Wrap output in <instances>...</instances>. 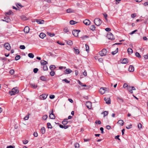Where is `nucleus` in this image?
<instances>
[{
	"label": "nucleus",
	"mask_w": 148,
	"mask_h": 148,
	"mask_svg": "<svg viewBox=\"0 0 148 148\" xmlns=\"http://www.w3.org/2000/svg\"><path fill=\"white\" fill-rule=\"evenodd\" d=\"M40 63L43 66L46 65L48 63L47 62V61L44 60H42L41 61Z\"/></svg>",
	"instance_id": "obj_19"
},
{
	"label": "nucleus",
	"mask_w": 148,
	"mask_h": 148,
	"mask_svg": "<svg viewBox=\"0 0 148 148\" xmlns=\"http://www.w3.org/2000/svg\"><path fill=\"white\" fill-rule=\"evenodd\" d=\"M28 141L27 140H23V143L24 144H26L28 143Z\"/></svg>",
	"instance_id": "obj_57"
},
{
	"label": "nucleus",
	"mask_w": 148,
	"mask_h": 148,
	"mask_svg": "<svg viewBox=\"0 0 148 148\" xmlns=\"http://www.w3.org/2000/svg\"><path fill=\"white\" fill-rule=\"evenodd\" d=\"M117 100L119 101V102L121 103H123V99L121 97H117Z\"/></svg>",
	"instance_id": "obj_25"
},
{
	"label": "nucleus",
	"mask_w": 148,
	"mask_h": 148,
	"mask_svg": "<svg viewBox=\"0 0 148 148\" xmlns=\"http://www.w3.org/2000/svg\"><path fill=\"white\" fill-rule=\"evenodd\" d=\"M47 34L48 35L50 36V37H53L55 35V34L54 33H51L49 32H47Z\"/></svg>",
	"instance_id": "obj_33"
},
{
	"label": "nucleus",
	"mask_w": 148,
	"mask_h": 148,
	"mask_svg": "<svg viewBox=\"0 0 148 148\" xmlns=\"http://www.w3.org/2000/svg\"><path fill=\"white\" fill-rule=\"evenodd\" d=\"M103 15L105 18V19L106 21H107V17L108 16V15L106 14H103Z\"/></svg>",
	"instance_id": "obj_58"
},
{
	"label": "nucleus",
	"mask_w": 148,
	"mask_h": 148,
	"mask_svg": "<svg viewBox=\"0 0 148 148\" xmlns=\"http://www.w3.org/2000/svg\"><path fill=\"white\" fill-rule=\"evenodd\" d=\"M129 86H128L127 84L125 83L123 85V87L124 88H125L126 87H127V88H128V87Z\"/></svg>",
	"instance_id": "obj_59"
},
{
	"label": "nucleus",
	"mask_w": 148,
	"mask_h": 148,
	"mask_svg": "<svg viewBox=\"0 0 148 148\" xmlns=\"http://www.w3.org/2000/svg\"><path fill=\"white\" fill-rule=\"evenodd\" d=\"M108 111H105L103 113L102 112V114H103V116L104 117L107 115L108 114Z\"/></svg>",
	"instance_id": "obj_39"
},
{
	"label": "nucleus",
	"mask_w": 148,
	"mask_h": 148,
	"mask_svg": "<svg viewBox=\"0 0 148 148\" xmlns=\"http://www.w3.org/2000/svg\"><path fill=\"white\" fill-rule=\"evenodd\" d=\"M127 52L129 54H131L132 53L133 50L131 48H129L128 49Z\"/></svg>",
	"instance_id": "obj_24"
},
{
	"label": "nucleus",
	"mask_w": 148,
	"mask_h": 148,
	"mask_svg": "<svg viewBox=\"0 0 148 148\" xmlns=\"http://www.w3.org/2000/svg\"><path fill=\"white\" fill-rule=\"evenodd\" d=\"M129 71L130 72H133L134 71V68L133 66L130 65L129 68Z\"/></svg>",
	"instance_id": "obj_13"
},
{
	"label": "nucleus",
	"mask_w": 148,
	"mask_h": 148,
	"mask_svg": "<svg viewBox=\"0 0 148 148\" xmlns=\"http://www.w3.org/2000/svg\"><path fill=\"white\" fill-rule=\"evenodd\" d=\"M47 96L46 94H42L40 96L39 98L40 100H44L47 98Z\"/></svg>",
	"instance_id": "obj_6"
},
{
	"label": "nucleus",
	"mask_w": 148,
	"mask_h": 148,
	"mask_svg": "<svg viewBox=\"0 0 148 148\" xmlns=\"http://www.w3.org/2000/svg\"><path fill=\"white\" fill-rule=\"evenodd\" d=\"M4 18L5 19V21H6L7 23L9 22L10 20V18H6L5 17Z\"/></svg>",
	"instance_id": "obj_49"
},
{
	"label": "nucleus",
	"mask_w": 148,
	"mask_h": 148,
	"mask_svg": "<svg viewBox=\"0 0 148 148\" xmlns=\"http://www.w3.org/2000/svg\"><path fill=\"white\" fill-rule=\"evenodd\" d=\"M138 127L139 129H140L142 127V125L141 123H139L138 125Z\"/></svg>",
	"instance_id": "obj_47"
},
{
	"label": "nucleus",
	"mask_w": 148,
	"mask_h": 148,
	"mask_svg": "<svg viewBox=\"0 0 148 148\" xmlns=\"http://www.w3.org/2000/svg\"><path fill=\"white\" fill-rule=\"evenodd\" d=\"M50 75L51 76H53L55 74V72L53 71H51L50 73Z\"/></svg>",
	"instance_id": "obj_48"
},
{
	"label": "nucleus",
	"mask_w": 148,
	"mask_h": 148,
	"mask_svg": "<svg viewBox=\"0 0 148 148\" xmlns=\"http://www.w3.org/2000/svg\"><path fill=\"white\" fill-rule=\"evenodd\" d=\"M55 97V96L54 95H51L49 96V98L51 99H53Z\"/></svg>",
	"instance_id": "obj_62"
},
{
	"label": "nucleus",
	"mask_w": 148,
	"mask_h": 148,
	"mask_svg": "<svg viewBox=\"0 0 148 148\" xmlns=\"http://www.w3.org/2000/svg\"><path fill=\"white\" fill-rule=\"evenodd\" d=\"M46 36V34L43 33H40V35H39V37L42 38H43Z\"/></svg>",
	"instance_id": "obj_21"
},
{
	"label": "nucleus",
	"mask_w": 148,
	"mask_h": 148,
	"mask_svg": "<svg viewBox=\"0 0 148 148\" xmlns=\"http://www.w3.org/2000/svg\"><path fill=\"white\" fill-rule=\"evenodd\" d=\"M128 61L127 58H124L123 60L121 63L123 64H126L128 63Z\"/></svg>",
	"instance_id": "obj_15"
},
{
	"label": "nucleus",
	"mask_w": 148,
	"mask_h": 148,
	"mask_svg": "<svg viewBox=\"0 0 148 148\" xmlns=\"http://www.w3.org/2000/svg\"><path fill=\"white\" fill-rule=\"evenodd\" d=\"M15 147L14 146H13L12 145H10L7 146L6 148H14Z\"/></svg>",
	"instance_id": "obj_64"
},
{
	"label": "nucleus",
	"mask_w": 148,
	"mask_h": 148,
	"mask_svg": "<svg viewBox=\"0 0 148 148\" xmlns=\"http://www.w3.org/2000/svg\"><path fill=\"white\" fill-rule=\"evenodd\" d=\"M28 56L29 57L31 58H33L34 57V55L32 53H29L28 54Z\"/></svg>",
	"instance_id": "obj_32"
},
{
	"label": "nucleus",
	"mask_w": 148,
	"mask_h": 148,
	"mask_svg": "<svg viewBox=\"0 0 148 148\" xmlns=\"http://www.w3.org/2000/svg\"><path fill=\"white\" fill-rule=\"evenodd\" d=\"M101 56V55H100V56H99V55H98L97 56H95V60H99V58H100V57Z\"/></svg>",
	"instance_id": "obj_60"
},
{
	"label": "nucleus",
	"mask_w": 148,
	"mask_h": 148,
	"mask_svg": "<svg viewBox=\"0 0 148 148\" xmlns=\"http://www.w3.org/2000/svg\"><path fill=\"white\" fill-rule=\"evenodd\" d=\"M62 81H64L65 82L67 83H70V81H68L66 79H63Z\"/></svg>",
	"instance_id": "obj_50"
},
{
	"label": "nucleus",
	"mask_w": 148,
	"mask_h": 148,
	"mask_svg": "<svg viewBox=\"0 0 148 148\" xmlns=\"http://www.w3.org/2000/svg\"><path fill=\"white\" fill-rule=\"evenodd\" d=\"M107 37L109 40H113L114 39V38L113 35L111 33H110L108 34L107 36Z\"/></svg>",
	"instance_id": "obj_3"
},
{
	"label": "nucleus",
	"mask_w": 148,
	"mask_h": 148,
	"mask_svg": "<svg viewBox=\"0 0 148 148\" xmlns=\"http://www.w3.org/2000/svg\"><path fill=\"white\" fill-rule=\"evenodd\" d=\"M79 144L78 143H76L75 144V148H79Z\"/></svg>",
	"instance_id": "obj_44"
},
{
	"label": "nucleus",
	"mask_w": 148,
	"mask_h": 148,
	"mask_svg": "<svg viewBox=\"0 0 148 148\" xmlns=\"http://www.w3.org/2000/svg\"><path fill=\"white\" fill-rule=\"evenodd\" d=\"M104 100L106 104H109L111 103V99L110 97H105L104 98Z\"/></svg>",
	"instance_id": "obj_5"
},
{
	"label": "nucleus",
	"mask_w": 148,
	"mask_h": 148,
	"mask_svg": "<svg viewBox=\"0 0 148 148\" xmlns=\"http://www.w3.org/2000/svg\"><path fill=\"white\" fill-rule=\"evenodd\" d=\"M36 22L38 24H43L44 22V20L40 19H36Z\"/></svg>",
	"instance_id": "obj_12"
},
{
	"label": "nucleus",
	"mask_w": 148,
	"mask_h": 148,
	"mask_svg": "<svg viewBox=\"0 0 148 148\" xmlns=\"http://www.w3.org/2000/svg\"><path fill=\"white\" fill-rule=\"evenodd\" d=\"M20 56L19 55H17L15 57V60H17L20 58Z\"/></svg>",
	"instance_id": "obj_45"
},
{
	"label": "nucleus",
	"mask_w": 148,
	"mask_h": 148,
	"mask_svg": "<svg viewBox=\"0 0 148 148\" xmlns=\"http://www.w3.org/2000/svg\"><path fill=\"white\" fill-rule=\"evenodd\" d=\"M66 12L68 13L74 12V10L71 9L69 8L66 10Z\"/></svg>",
	"instance_id": "obj_23"
},
{
	"label": "nucleus",
	"mask_w": 148,
	"mask_h": 148,
	"mask_svg": "<svg viewBox=\"0 0 148 148\" xmlns=\"http://www.w3.org/2000/svg\"><path fill=\"white\" fill-rule=\"evenodd\" d=\"M16 6L18 8V6H20L21 7V8H22L23 6H22L21 4L19 3H17V4H16Z\"/></svg>",
	"instance_id": "obj_61"
},
{
	"label": "nucleus",
	"mask_w": 148,
	"mask_h": 148,
	"mask_svg": "<svg viewBox=\"0 0 148 148\" xmlns=\"http://www.w3.org/2000/svg\"><path fill=\"white\" fill-rule=\"evenodd\" d=\"M67 119H64L62 122V123L64 125H66L68 123V121H67Z\"/></svg>",
	"instance_id": "obj_20"
},
{
	"label": "nucleus",
	"mask_w": 148,
	"mask_h": 148,
	"mask_svg": "<svg viewBox=\"0 0 148 148\" xmlns=\"http://www.w3.org/2000/svg\"><path fill=\"white\" fill-rule=\"evenodd\" d=\"M135 55L136 57H137L138 58H141V56L140 54L138 52H136L135 53Z\"/></svg>",
	"instance_id": "obj_37"
},
{
	"label": "nucleus",
	"mask_w": 148,
	"mask_h": 148,
	"mask_svg": "<svg viewBox=\"0 0 148 148\" xmlns=\"http://www.w3.org/2000/svg\"><path fill=\"white\" fill-rule=\"evenodd\" d=\"M136 14L135 13L131 15V16L132 18H134L136 17Z\"/></svg>",
	"instance_id": "obj_63"
},
{
	"label": "nucleus",
	"mask_w": 148,
	"mask_h": 148,
	"mask_svg": "<svg viewBox=\"0 0 148 148\" xmlns=\"http://www.w3.org/2000/svg\"><path fill=\"white\" fill-rule=\"evenodd\" d=\"M102 90L108 92L109 91V88L106 87H102Z\"/></svg>",
	"instance_id": "obj_42"
},
{
	"label": "nucleus",
	"mask_w": 148,
	"mask_h": 148,
	"mask_svg": "<svg viewBox=\"0 0 148 148\" xmlns=\"http://www.w3.org/2000/svg\"><path fill=\"white\" fill-rule=\"evenodd\" d=\"M107 51L106 49H102V56H105L107 54Z\"/></svg>",
	"instance_id": "obj_16"
},
{
	"label": "nucleus",
	"mask_w": 148,
	"mask_h": 148,
	"mask_svg": "<svg viewBox=\"0 0 148 148\" xmlns=\"http://www.w3.org/2000/svg\"><path fill=\"white\" fill-rule=\"evenodd\" d=\"M47 115H43L42 117V119L44 120H46L47 119Z\"/></svg>",
	"instance_id": "obj_51"
},
{
	"label": "nucleus",
	"mask_w": 148,
	"mask_h": 148,
	"mask_svg": "<svg viewBox=\"0 0 148 148\" xmlns=\"http://www.w3.org/2000/svg\"><path fill=\"white\" fill-rule=\"evenodd\" d=\"M132 125L131 124L128 125L127 127H126V128L127 129H129L132 128Z\"/></svg>",
	"instance_id": "obj_54"
},
{
	"label": "nucleus",
	"mask_w": 148,
	"mask_h": 148,
	"mask_svg": "<svg viewBox=\"0 0 148 148\" xmlns=\"http://www.w3.org/2000/svg\"><path fill=\"white\" fill-rule=\"evenodd\" d=\"M83 23L86 25H88L90 24V21L88 19H86L83 21Z\"/></svg>",
	"instance_id": "obj_10"
},
{
	"label": "nucleus",
	"mask_w": 148,
	"mask_h": 148,
	"mask_svg": "<svg viewBox=\"0 0 148 148\" xmlns=\"http://www.w3.org/2000/svg\"><path fill=\"white\" fill-rule=\"evenodd\" d=\"M4 47L8 50H10L11 49V47L10 44L8 43H5L4 45Z\"/></svg>",
	"instance_id": "obj_8"
},
{
	"label": "nucleus",
	"mask_w": 148,
	"mask_h": 148,
	"mask_svg": "<svg viewBox=\"0 0 148 148\" xmlns=\"http://www.w3.org/2000/svg\"><path fill=\"white\" fill-rule=\"evenodd\" d=\"M20 48L21 49H25V47L24 45H21L20 46Z\"/></svg>",
	"instance_id": "obj_52"
},
{
	"label": "nucleus",
	"mask_w": 148,
	"mask_h": 148,
	"mask_svg": "<svg viewBox=\"0 0 148 148\" xmlns=\"http://www.w3.org/2000/svg\"><path fill=\"white\" fill-rule=\"evenodd\" d=\"M9 73L12 75H13L14 73V71L13 69H11L9 72Z\"/></svg>",
	"instance_id": "obj_40"
},
{
	"label": "nucleus",
	"mask_w": 148,
	"mask_h": 148,
	"mask_svg": "<svg viewBox=\"0 0 148 148\" xmlns=\"http://www.w3.org/2000/svg\"><path fill=\"white\" fill-rule=\"evenodd\" d=\"M72 71L70 69H68L65 70L64 72L66 74H69L72 72Z\"/></svg>",
	"instance_id": "obj_14"
},
{
	"label": "nucleus",
	"mask_w": 148,
	"mask_h": 148,
	"mask_svg": "<svg viewBox=\"0 0 148 148\" xmlns=\"http://www.w3.org/2000/svg\"><path fill=\"white\" fill-rule=\"evenodd\" d=\"M86 47V51L88 53L89 51V46L86 44L85 45Z\"/></svg>",
	"instance_id": "obj_38"
},
{
	"label": "nucleus",
	"mask_w": 148,
	"mask_h": 148,
	"mask_svg": "<svg viewBox=\"0 0 148 148\" xmlns=\"http://www.w3.org/2000/svg\"><path fill=\"white\" fill-rule=\"evenodd\" d=\"M74 49L75 54H79V52L78 49H76L75 48H74Z\"/></svg>",
	"instance_id": "obj_36"
},
{
	"label": "nucleus",
	"mask_w": 148,
	"mask_h": 148,
	"mask_svg": "<svg viewBox=\"0 0 148 148\" xmlns=\"http://www.w3.org/2000/svg\"><path fill=\"white\" fill-rule=\"evenodd\" d=\"M117 123L123 126L124 125V122L123 120H120L118 121Z\"/></svg>",
	"instance_id": "obj_17"
},
{
	"label": "nucleus",
	"mask_w": 148,
	"mask_h": 148,
	"mask_svg": "<svg viewBox=\"0 0 148 148\" xmlns=\"http://www.w3.org/2000/svg\"><path fill=\"white\" fill-rule=\"evenodd\" d=\"M47 126L48 128L51 129L52 127V125L50 123H47Z\"/></svg>",
	"instance_id": "obj_35"
},
{
	"label": "nucleus",
	"mask_w": 148,
	"mask_h": 148,
	"mask_svg": "<svg viewBox=\"0 0 148 148\" xmlns=\"http://www.w3.org/2000/svg\"><path fill=\"white\" fill-rule=\"evenodd\" d=\"M80 31L79 30L75 29L73 30L72 31L73 35L75 37H77L79 32Z\"/></svg>",
	"instance_id": "obj_4"
},
{
	"label": "nucleus",
	"mask_w": 148,
	"mask_h": 148,
	"mask_svg": "<svg viewBox=\"0 0 148 148\" xmlns=\"http://www.w3.org/2000/svg\"><path fill=\"white\" fill-rule=\"evenodd\" d=\"M43 69L44 71H46L48 70V68L47 65H45L43 66Z\"/></svg>",
	"instance_id": "obj_46"
},
{
	"label": "nucleus",
	"mask_w": 148,
	"mask_h": 148,
	"mask_svg": "<svg viewBox=\"0 0 148 148\" xmlns=\"http://www.w3.org/2000/svg\"><path fill=\"white\" fill-rule=\"evenodd\" d=\"M41 132L42 134H44L45 132V128L44 127H42L41 130Z\"/></svg>",
	"instance_id": "obj_26"
},
{
	"label": "nucleus",
	"mask_w": 148,
	"mask_h": 148,
	"mask_svg": "<svg viewBox=\"0 0 148 148\" xmlns=\"http://www.w3.org/2000/svg\"><path fill=\"white\" fill-rule=\"evenodd\" d=\"M29 27L26 26L25 27L24 29V31L26 34L28 33L29 32Z\"/></svg>",
	"instance_id": "obj_9"
},
{
	"label": "nucleus",
	"mask_w": 148,
	"mask_h": 148,
	"mask_svg": "<svg viewBox=\"0 0 148 148\" xmlns=\"http://www.w3.org/2000/svg\"><path fill=\"white\" fill-rule=\"evenodd\" d=\"M86 106L89 109H90L92 107V103L90 101H87L86 102Z\"/></svg>",
	"instance_id": "obj_7"
},
{
	"label": "nucleus",
	"mask_w": 148,
	"mask_h": 148,
	"mask_svg": "<svg viewBox=\"0 0 148 148\" xmlns=\"http://www.w3.org/2000/svg\"><path fill=\"white\" fill-rule=\"evenodd\" d=\"M56 68V67L54 65H51L49 67V68L51 70L55 69Z\"/></svg>",
	"instance_id": "obj_28"
},
{
	"label": "nucleus",
	"mask_w": 148,
	"mask_h": 148,
	"mask_svg": "<svg viewBox=\"0 0 148 148\" xmlns=\"http://www.w3.org/2000/svg\"><path fill=\"white\" fill-rule=\"evenodd\" d=\"M118 51V48H117L116 49V50L115 51H112V54L113 55H114L116 53H117Z\"/></svg>",
	"instance_id": "obj_31"
},
{
	"label": "nucleus",
	"mask_w": 148,
	"mask_h": 148,
	"mask_svg": "<svg viewBox=\"0 0 148 148\" xmlns=\"http://www.w3.org/2000/svg\"><path fill=\"white\" fill-rule=\"evenodd\" d=\"M40 79L41 80L43 81H45L46 80V78L43 76H41L40 77Z\"/></svg>",
	"instance_id": "obj_34"
},
{
	"label": "nucleus",
	"mask_w": 148,
	"mask_h": 148,
	"mask_svg": "<svg viewBox=\"0 0 148 148\" xmlns=\"http://www.w3.org/2000/svg\"><path fill=\"white\" fill-rule=\"evenodd\" d=\"M77 23V22H76L75 21H74L73 20H71L70 21V24H71V25H73Z\"/></svg>",
	"instance_id": "obj_30"
},
{
	"label": "nucleus",
	"mask_w": 148,
	"mask_h": 148,
	"mask_svg": "<svg viewBox=\"0 0 148 148\" xmlns=\"http://www.w3.org/2000/svg\"><path fill=\"white\" fill-rule=\"evenodd\" d=\"M19 92L18 88L17 87H16L13 88L11 91H9V94L11 96L17 94Z\"/></svg>",
	"instance_id": "obj_1"
},
{
	"label": "nucleus",
	"mask_w": 148,
	"mask_h": 148,
	"mask_svg": "<svg viewBox=\"0 0 148 148\" xmlns=\"http://www.w3.org/2000/svg\"><path fill=\"white\" fill-rule=\"evenodd\" d=\"M69 29L67 27H65L64 29V31L65 32H69Z\"/></svg>",
	"instance_id": "obj_56"
},
{
	"label": "nucleus",
	"mask_w": 148,
	"mask_h": 148,
	"mask_svg": "<svg viewBox=\"0 0 148 148\" xmlns=\"http://www.w3.org/2000/svg\"><path fill=\"white\" fill-rule=\"evenodd\" d=\"M67 43L68 45L70 46H71L73 45V44L72 41L71 40L68 41L67 42Z\"/></svg>",
	"instance_id": "obj_41"
},
{
	"label": "nucleus",
	"mask_w": 148,
	"mask_h": 148,
	"mask_svg": "<svg viewBox=\"0 0 148 148\" xmlns=\"http://www.w3.org/2000/svg\"><path fill=\"white\" fill-rule=\"evenodd\" d=\"M94 22L96 25L99 26L101 24V21L99 18H96L95 19Z\"/></svg>",
	"instance_id": "obj_2"
},
{
	"label": "nucleus",
	"mask_w": 148,
	"mask_h": 148,
	"mask_svg": "<svg viewBox=\"0 0 148 148\" xmlns=\"http://www.w3.org/2000/svg\"><path fill=\"white\" fill-rule=\"evenodd\" d=\"M38 69L36 68L34 69L33 71L35 73H36L38 71Z\"/></svg>",
	"instance_id": "obj_55"
},
{
	"label": "nucleus",
	"mask_w": 148,
	"mask_h": 148,
	"mask_svg": "<svg viewBox=\"0 0 148 148\" xmlns=\"http://www.w3.org/2000/svg\"><path fill=\"white\" fill-rule=\"evenodd\" d=\"M6 14L8 15H11L12 14H13V12H12V11L11 10H10L9 11L6 12L5 13Z\"/></svg>",
	"instance_id": "obj_43"
},
{
	"label": "nucleus",
	"mask_w": 148,
	"mask_h": 148,
	"mask_svg": "<svg viewBox=\"0 0 148 148\" xmlns=\"http://www.w3.org/2000/svg\"><path fill=\"white\" fill-rule=\"evenodd\" d=\"M127 89V90H128V91L131 93H133V92L132 91V89L131 88V86H129L128 87V88Z\"/></svg>",
	"instance_id": "obj_29"
},
{
	"label": "nucleus",
	"mask_w": 148,
	"mask_h": 148,
	"mask_svg": "<svg viewBox=\"0 0 148 148\" xmlns=\"http://www.w3.org/2000/svg\"><path fill=\"white\" fill-rule=\"evenodd\" d=\"M88 38V36L85 35L82 37L81 38H82V39L84 40L85 38Z\"/></svg>",
	"instance_id": "obj_53"
},
{
	"label": "nucleus",
	"mask_w": 148,
	"mask_h": 148,
	"mask_svg": "<svg viewBox=\"0 0 148 148\" xmlns=\"http://www.w3.org/2000/svg\"><path fill=\"white\" fill-rule=\"evenodd\" d=\"M51 113L50 114L49 117L50 118L52 119H55V117L54 114L53 113V111H51Z\"/></svg>",
	"instance_id": "obj_11"
},
{
	"label": "nucleus",
	"mask_w": 148,
	"mask_h": 148,
	"mask_svg": "<svg viewBox=\"0 0 148 148\" xmlns=\"http://www.w3.org/2000/svg\"><path fill=\"white\" fill-rule=\"evenodd\" d=\"M21 19L24 21L28 19L27 17L25 16L24 15H22L21 16Z\"/></svg>",
	"instance_id": "obj_22"
},
{
	"label": "nucleus",
	"mask_w": 148,
	"mask_h": 148,
	"mask_svg": "<svg viewBox=\"0 0 148 148\" xmlns=\"http://www.w3.org/2000/svg\"><path fill=\"white\" fill-rule=\"evenodd\" d=\"M30 85L32 88H33L34 89L36 88L37 87V85H36L35 84L31 83L30 84Z\"/></svg>",
	"instance_id": "obj_18"
},
{
	"label": "nucleus",
	"mask_w": 148,
	"mask_h": 148,
	"mask_svg": "<svg viewBox=\"0 0 148 148\" xmlns=\"http://www.w3.org/2000/svg\"><path fill=\"white\" fill-rule=\"evenodd\" d=\"M90 29L92 30L93 31L95 29V25H92L90 26Z\"/></svg>",
	"instance_id": "obj_27"
}]
</instances>
